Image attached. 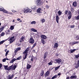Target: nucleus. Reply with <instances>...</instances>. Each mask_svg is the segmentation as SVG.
<instances>
[{
    "mask_svg": "<svg viewBox=\"0 0 79 79\" xmlns=\"http://www.w3.org/2000/svg\"><path fill=\"white\" fill-rule=\"evenodd\" d=\"M73 5L74 7H76L77 6V2L76 1H75L73 3Z\"/></svg>",
    "mask_w": 79,
    "mask_h": 79,
    "instance_id": "15",
    "label": "nucleus"
},
{
    "mask_svg": "<svg viewBox=\"0 0 79 79\" xmlns=\"http://www.w3.org/2000/svg\"><path fill=\"white\" fill-rule=\"evenodd\" d=\"M2 11L3 12H4V13H6V14H12V13L11 12H8L7 10H5V9H4L3 10H2Z\"/></svg>",
    "mask_w": 79,
    "mask_h": 79,
    "instance_id": "9",
    "label": "nucleus"
},
{
    "mask_svg": "<svg viewBox=\"0 0 79 79\" xmlns=\"http://www.w3.org/2000/svg\"><path fill=\"white\" fill-rule=\"evenodd\" d=\"M46 79H50V78L49 77H48Z\"/></svg>",
    "mask_w": 79,
    "mask_h": 79,
    "instance_id": "59",
    "label": "nucleus"
},
{
    "mask_svg": "<svg viewBox=\"0 0 79 79\" xmlns=\"http://www.w3.org/2000/svg\"><path fill=\"white\" fill-rule=\"evenodd\" d=\"M30 44H33L34 43V40L32 38H31L29 40Z\"/></svg>",
    "mask_w": 79,
    "mask_h": 79,
    "instance_id": "5",
    "label": "nucleus"
},
{
    "mask_svg": "<svg viewBox=\"0 0 79 79\" xmlns=\"http://www.w3.org/2000/svg\"><path fill=\"white\" fill-rule=\"evenodd\" d=\"M78 37H79V36H76V38H77Z\"/></svg>",
    "mask_w": 79,
    "mask_h": 79,
    "instance_id": "63",
    "label": "nucleus"
},
{
    "mask_svg": "<svg viewBox=\"0 0 79 79\" xmlns=\"http://www.w3.org/2000/svg\"><path fill=\"white\" fill-rule=\"evenodd\" d=\"M59 18H59V16L58 15H56V20L57 23H59Z\"/></svg>",
    "mask_w": 79,
    "mask_h": 79,
    "instance_id": "13",
    "label": "nucleus"
},
{
    "mask_svg": "<svg viewBox=\"0 0 79 79\" xmlns=\"http://www.w3.org/2000/svg\"><path fill=\"white\" fill-rule=\"evenodd\" d=\"M12 11V12H13V13H15L16 12H17L15 10H13Z\"/></svg>",
    "mask_w": 79,
    "mask_h": 79,
    "instance_id": "55",
    "label": "nucleus"
},
{
    "mask_svg": "<svg viewBox=\"0 0 79 79\" xmlns=\"http://www.w3.org/2000/svg\"><path fill=\"white\" fill-rule=\"evenodd\" d=\"M4 9V8H3V7H0V11H2V10Z\"/></svg>",
    "mask_w": 79,
    "mask_h": 79,
    "instance_id": "40",
    "label": "nucleus"
},
{
    "mask_svg": "<svg viewBox=\"0 0 79 79\" xmlns=\"http://www.w3.org/2000/svg\"><path fill=\"white\" fill-rule=\"evenodd\" d=\"M41 21H42V23H43L45 22V19H42L41 20Z\"/></svg>",
    "mask_w": 79,
    "mask_h": 79,
    "instance_id": "47",
    "label": "nucleus"
},
{
    "mask_svg": "<svg viewBox=\"0 0 79 79\" xmlns=\"http://www.w3.org/2000/svg\"><path fill=\"white\" fill-rule=\"evenodd\" d=\"M71 17H72V15H69V16L68 17V19H70L71 18Z\"/></svg>",
    "mask_w": 79,
    "mask_h": 79,
    "instance_id": "41",
    "label": "nucleus"
},
{
    "mask_svg": "<svg viewBox=\"0 0 79 79\" xmlns=\"http://www.w3.org/2000/svg\"><path fill=\"white\" fill-rule=\"evenodd\" d=\"M2 64H0V69L2 68Z\"/></svg>",
    "mask_w": 79,
    "mask_h": 79,
    "instance_id": "53",
    "label": "nucleus"
},
{
    "mask_svg": "<svg viewBox=\"0 0 79 79\" xmlns=\"http://www.w3.org/2000/svg\"><path fill=\"white\" fill-rule=\"evenodd\" d=\"M4 28H5V27H1L0 28V33H1L2 31L4 29Z\"/></svg>",
    "mask_w": 79,
    "mask_h": 79,
    "instance_id": "27",
    "label": "nucleus"
},
{
    "mask_svg": "<svg viewBox=\"0 0 79 79\" xmlns=\"http://www.w3.org/2000/svg\"><path fill=\"white\" fill-rule=\"evenodd\" d=\"M75 57L76 58H79V54H78L77 55H75Z\"/></svg>",
    "mask_w": 79,
    "mask_h": 79,
    "instance_id": "39",
    "label": "nucleus"
},
{
    "mask_svg": "<svg viewBox=\"0 0 79 79\" xmlns=\"http://www.w3.org/2000/svg\"><path fill=\"white\" fill-rule=\"evenodd\" d=\"M48 64L49 65H52V64H53V61L51 60L50 62Z\"/></svg>",
    "mask_w": 79,
    "mask_h": 79,
    "instance_id": "32",
    "label": "nucleus"
},
{
    "mask_svg": "<svg viewBox=\"0 0 79 79\" xmlns=\"http://www.w3.org/2000/svg\"><path fill=\"white\" fill-rule=\"evenodd\" d=\"M4 42H5V41L3 40V41H1L0 42V43H1V44H3Z\"/></svg>",
    "mask_w": 79,
    "mask_h": 79,
    "instance_id": "49",
    "label": "nucleus"
},
{
    "mask_svg": "<svg viewBox=\"0 0 79 79\" xmlns=\"http://www.w3.org/2000/svg\"><path fill=\"white\" fill-rule=\"evenodd\" d=\"M8 53H9V51H7L6 52V53L5 56H7V55H8Z\"/></svg>",
    "mask_w": 79,
    "mask_h": 79,
    "instance_id": "42",
    "label": "nucleus"
},
{
    "mask_svg": "<svg viewBox=\"0 0 79 79\" xmlns=\"http://www.w3.org/2000/svg\"><path fill=\"white\" fill-rule=\"evenodd\" d=\"M76 49H71L70 50L71 53H73V52H74V51H76Z\"/></svg>",
    "mask_w": 79,
    "mask_h": 79,
    "instance_id": "30",
    "label": "nucleus"
},
{
    "mask_svg": "<svg viewBox=\"0 0 79 79\" xmlns=\"http://www.w3.org/2000/svg\"><path fill=\"white\" fill-rule=\"evenodd\" d=\"M31 8L32 10H35V8H36V6H32Z\"/></svg>",
    "mask_w": 79,
    "mask_h": 79,
    "instance_id": "28",
    "label": "nucleus"
},
{
    "mask_svg": "<svg viewBox=\"0 0 79 79\" xmlns=\"http://www.w3.org/2000/svg\"><path fill=\"white\" fill-rule=\"evenodd\" d=\"M17 21H20V19H17Z\"/></svg>",
    "mask_w": 79,
    "mask_h": 79,
    "instance_id": "58",
    "label": "nucleus"
},
{
    "mask_svg": "<svg viewBox=\"0 0 79 79\" xmlns=\"http://www.w3.org/2000/svg\"><path fill=\"white\" fill-rule=\"evenodd\" d=\"M41 42L43 44H44L45 41L44 39H41Z\"/></svg>",
    "mask_w": 79,
    "mask_h": 79,
    "instance_id": "37",
    "label": "nucleus"
},
{
    "mask_svg": "<svg viewBox=\"0 0 79 79\" xmlns=\"http://www.w3.org/2000/svg\"><path fill=\"white\" fill-rule=\"evenodd\" d=\"M36 23V22L35 21H32L31 22V24H35Z\"/></svg>",
    "mask_w": 79,
    "mask_h": 79,
    "instance_id": "36",
    "label": "nucleus"
},
{
    "mask_svg": "<svg viewBox=\"0 0 79 79\" xmlns=\"http://www.w3.org/2000/svg\"><path fill=\"white\" fill-rule=\"evenodd\" d=\"M69 15H72V13H71V12L70 11H69L68 12Z\"/></svg>",
    "mask_w": 79,
    "mask_h": 79,
    "instance_id": "45",
    "label": "nucleus"
},
{
    "mask_svg": "<svg viewBox=\"0 0 79 79\" xmlns=\"http://www.w3.org/2000/svg\"><path fill=\"white\" fill-rule=\"evenodd\" d=\"M45 7L46 8H48V9L49 8V7L47 5H46Z\"/></svg>",
    "mask_w": 79,
    "mask_h": 79,
    "instance_id": "52",
    "label": "nucleus"
},
{
    "mask_svg": "<svg viewBox=\"0 0 79 79\" xmlns=\"http://www.w3.org/2000/svg\"><path fill=\"white\" fill-rule=\"evenodd\" d=\"M21 48H17L15 49V53H16L18 52V51H19V50H21Z\"/></svg>",
    "mask_w": 79,
    "mask_h": 79,
    "instance_id": "12",
    "label": "nucleus"
},
{
    "mask_svg": "<svg viewBox=\"0 0 79 79\" xmlns=\"http://www.w3.org/2000/svg\"><path fill=\"white\" fill-rule=\"evenodd\" d=\"M60 66H59L56 67L55 68V71H56V70H57V69H59V68H60Z\"/></svg>",
    "mask_w": 79,
    "mask_h": 79,
    "instance_id": "35",
    "label": "nucleus"
},
{
    "mask_svg": "<svg viewBox=\"0 0 79 79\" xmlns=\"http://www.w3.org/2000/svg\"><path fill=\"white\" fill-rule=\"evenodd\" d=\"M75 19H76L77 20H78L79 19V15H78L76 17Z\"/></svg>",
    "mask_w": 79,
    "mask_h": 79,
    "instance_id": "43",
    "label": "nucleus"
},
{
    "mask_svg": "<svg viewBox=\"0 0 79 79\" xmlns=\"http://www.w3.org/2000/svg\"><path fill=\"white\" fill-rule=\"evenodd\" d=\"M33 52L34 53H35V50H33Z\"/></svg>",
    "mask_w": 79,
    "mask_h": 79,
    "instance_id": "61",
    "label": "nucleus"
},
{
    "mask_svg": "<svg viewBox=\"0 0 79 79\" xmlns=\"http://www.w3.org/2000/svg\"><path fill=\"white\" fill-rule=\"evenodd\" d=\"M77 61V64H76V65L75 67V68L76 69L78 68V67H79V60H78Z\"/></svg>",
    "mask_w": 79,
    "mask_h": 79,
    "instance_id": "17",
    "label": "nucleus"
},
{
    "mask_svg": "<svg viewBox=\"0 0 79 79\" xmlns=\"http://www.w3.org/2000/svg\"><path fill=\"white\" fill-rule=\"evenodd\" d=\"M70 10L72 13H74V9L73 7H71Z\"/></svg>",
    "mask_w": 79,
    "mask_h": 79,
    "instance_id": "29",
    "label": "nucleus"
},
{
    "mask_svg": "<svg viewBox=\"0 0 79 79\" xmlns=\"http://www.w3.org/2000/svg\"><path fill=\"white\" fill-rule=\"evenodd\" d=\"M3 62H5L6 61V59H2Z\"/></svg>",
    "mask_w": 79,
    "mask_h": 79,
    "instance_id": "50",
    "label": "nucleus"
},
{
    "mask_svg": "<svg viewBox=\"0 0 79 79\" xmlns=\"http://www.w3.org/2000/svg\"><path fill=\"white\" fill-rule=\"evenodd\" d=\"M41 8H40L38 9L37 10V13H40L41 12Z\"/></svg>",
    "mask_w": 79,
    "mask_h": 79,
    "instance_id": "19",
    "label": "nucleus"
},
{
    "mask_svg": "<svg viewBox=\"0 0 79 79\" xmlns=\"http://www.w3.org/2000/svg\"><path fill=\"white\" fill-rule=\"evenodd\" d=\"M29 47L27 48L23 52V54L24 55H27V54H28V51H29Z\"/></svg>",
    "mask_w": 79,
    "mask_h": 79,
    "instance_id": "2",
    "label": "nucleus"
},
{
    "mask_svg": "<svg viewBox=\"0 0 79 79\" xmlns=\"http://www.w3.org/2000/svg\"><path fill=\"white\" fill-rule=\"evenodd\" d=\"M30 30L31 31H33V32H37V30L34 28H31Z\"/></svg>",
    "mask_w": 79,
    "mask_h": 79,
    "instance_id": "21",
    "label": "nucleus"
},
{
    "mask_svg": "<svg viewBox=\"0 0 79 79\" xmlns=\"http://www.w3.org/2000/svg\"><path fill=\"white\" fill-rule=\"evenodd\" d=\"M24 37H23V36H22L21 39H20V42H23V41H24Z\"/></svg>",
    "mask_w": 79,
    "mask_h": 79,
    "instance_id": "24",
    "label": "nucleus"
},
{
    "mask_svg": "<svg viewBox=\"0 0 79 79\" xmlns=\"http://www.w3.org/2000/svg\"><path fill=\"white\" fill-rule=\"evenodd\" d=\"M69 44L71 45H74V42H70Z\"/></svg>",
    "mask_w": 79,
    "mask_h": 79,
    "instance_id": "38",
    "label": "nucleus"
},
{
    "mask_svg": "<svg viewBox=\"0 0 79 79\" xmlns=\"http://www.w3.org/2000/svg\"><path fill=\"white\" fill-rule=\"evenodd\" d=\"M14 77V75L13 74L10 76V75L8 76L7 79H12Z\"/></svg>",
    "mask_w": 79,
    "mask_h": 79,
    "instance_id": "16",
    "label": "nucleus"
},
{
    "mask_svg": "<svg viewBox=\"0 0 79 79\" xmlns=\"http://www.w3.org/2000/svg\"><path fill=\"white\" fill-rule=\"evenodd\" d=\"M27 55H23V60H26V58H27Z\"/></svg>",
    "mask_w": 79,
    "mask_h": 79,
    "instance_id": "22",
    "label": "nucleus"
},
{
    "mask_svg": "<svg viewBox=\"0 0 79 79\" xmlns=\"http://www.w3.org/2000/svg\"><path fill=\"white\" fill-rule=\"evenodd\" d=\"M36 43H35L34 44L33 46L31 48V49H33V48H34L35 47V46L36 45Z\"/></svg>",
    "mask_w": 79,
    "mask_h": 79,
    "instance_id": "33",
    "label": "nucleus"
},
{
    "mask_svg": "<svg viewBox=\"0 0 79 79\" xmlns=\"http://www.w3.org/2000/svg\"><path fill=\"white\" fill-rule=\"evenodd\" d=\"M58 15L60 16H61V14H62V12H61L60 10L58 12Z\"/></svg>",
    "mask_w": 79,
    "mask_h": 79,
    "instance_id": "26",
    "label": "nucleus"
},
{
    "mask_svg": "<svg viewBox=\"0 0 79 79\" xmlns=\"http://www.w3.org/2000/svg\"><path fill=\"white\" fill-rule=\"evenodd\" d=\"M5 34H6V35L9 34L10 35V34H12V31H10V29H8L7 30H6L5 31Z\"/></svg>",
    "mask_w": 79,
    "mask_h": 79,
    "instance_id": "6",
    "label": "nucleus"
},
{
    "mask_svg": "<svg viewBox=\"0 0 79 79\" xmlns=\"http://www.w3.org/2000/svg\"><path fill=\"white\" fill-rule=\"evenodd\" d=\"M31 11H32V10L30 9H27L25 10L24 11V13H27L28 12H29V13H30V12H31Z\"/></svg>",
    "mask_w": 79,
    "mask_h": 79,
    "instance_id": "10",
    "label": "nucleus"
},
{
    "mask_svg": "<svg viewBox=\"0 0 79 79\" xmlns=\"http://www.w3.org/2000/svg\"><path fill=\"white\" fill-rule=\"evenodd\" d=\"M58 43H55L54 46V48H58Z\"/></svg>",
    "mask_w": 79,
    "mask_h": 79,
    "instance_id": "18",
    "label": "nucleus"
},
{
    "mask_svg": "<svg viewBox=\"0 0 79 79\" xmlns=\"http://www.w3.org/2000/svg\"><path fill=\"white\" fill-rule=\"evenodd\" d=\"M15 40V36H13L12 37H11L10 40L9 41H10V44H11V43H13V41Z\"/></svg>",
    "mask_w": 79,
    "mask_h": 79,
    "instance_id": "7",
    "label": "nucleus"
},
{
    "mask_svg": "<svg viewBox=\"0 0 79 79\" xmlns=\"http://www.w3.org/2000/svg\"><path fill=\"white\" fill-rule=\"evenodd\" d=\"M61 73H59L58 74V76H60L61 75Z\"/></svg>",
    "mask_w": 79,
    "mask_h": 79,
    "instance_id": "62",
    "label": "nucleus"
},
{
    "mask_svg": "<svg viewBox=\"0 0 79 79\" xmlns=\"http://www.w3.org/2000/svg\"><path fill=\"white\" fill-rule=\"evenodd\" d=\"M6 50H7V49H6L5 50V52H6Z\"/></svg>",
    "mask_w": 79,
    "mask_h": 79,
    "instance_id": "60",
    "label": "nucleus"
},
{
    "mask_svg": "<svg viewBox=\"0 0 79 79\" xmlns=\"http://www.w3.org/2000/svg\"><path fill=\"white\" fill-rule=\"evenodd\" d=\"M31 68V65L29 64H27V69H29V68Z\"/></svg>",
    "mask_w": 79,
    "mask_h": 79,
    "instance_id": "23",
    "label": "nucleus"
},
{
    "mask_svg": "<svg viewBox=\"0 0 79 79\" xmlns=\"http://www.w3.org/2000/svg\"><path fill=\"white\" fill-rule=\"evenodd\" d=\"M44 70H42L41 72V76H44Z\"/></svg>",
    "mask_w": 79,
    "mask_h": 79,
    "instance_id": "25",
    "label": "nucleus"
},
{
    "mask_svg": "<svg viewBox=\"0 0 79 79\" xmlns=\"http://www.w3.org/2000/svg\"><path fill=\"white\" fill-rule=\"evenodd\" d=\"M10 30H13V29H14V26L13 25L10 26Z\"/></svg>",
    "mask_w": 79,
    "mask_h": 79,
    "instance_id": "31",
    "label": "nucleus"
},
{
    "mask_svg": "<svg viewBox=\"0 0 79 79\" xmlns=\"http://www.w3.org/2000/svg\"><path fill=\"white\" fill-rule=\"evenodd\" d=\"M47 56H46L45 55H44V59H45V58H47Z\"/></svg>",
    "mask_w": 79,
    "mask_h": 79,
    "instance_id": "54",
    "label": "nucleus"
},
{
    "mask_svg": "<svg viewBox=\"0 0 79 79\" xmlns=\"http://www.w3.org/2000/svg\"><path fill=\"white\" fill-rule=\"evenodd\" d=\"M56 60L57 63H59V64H60V63H61V62L62 61V60L60 59H56Z\"/></svg>",
    "mask_w": 79,
    "mask_h": 79,
    "instance_id": "8",
    "label": "nucleus"
},
{
    "mask_svg": "<svg viewBox=\"0 0 79 79\" xmlns=\"http://www.w3.org/2000/svg\"><path fill=\"white\" fill-rule=\"evenodd\" d=\"M36 2L37 5L40 6L42 5V2L40 0H37Z\"/></svg>",
    "mask_w": 79,
    "mask_h": 79,
    "instance_id": "4",
    "label": "nucleus"
},
{
    "mask_svg": "<svg viewBox=\"0 0 79 79\" xmlns=\"http://www.w3.org/2000/svg\"><path fill=\"white\" fill-rule=\"evenodd\" d=\"M44 55H46V56H47V52H45V53H44Z\"/></svg>",
    "mask_w": 79,
    "mask_h": 79,
    "instance_id": "57",
    "label": "nucleus"
},
{
    "mask_svg": "<svg viewBox=\"0 0 79 79\" xmlns=\"http://www.w3.org/2000/svg\"><path fill=\"white\" fill-rule=\"evenodd\" d=\"M68 13V11L67 10H66L65 11V15H67Z\"/></svg>",
    "mask_w": 79,
    "mask_h": 79,
    "instance_id": "44",
    "label": "nucleus"
},
{
    "mask_svg": "<svg viewBox=\"0 0 79 79\" xmlns=\"http://www.w3.org/2000/svg\"><path fill=\"white\" fill-rule=\"evenodd\" d=\"M41 37L42 39H47V36L43 35H41Z\"/></svg>",
    "mask_w": 79,
    "mask_h": 79,
    "instance_id": "14",
    "label": "nucleus"
},
{
    "mask_svg": "<svg viewBox=\"0 0 79 79\" xmlns=\"http://www.w3.org/2000/svg\"><path fill=\"white\" fill-rule=\"evenodd\" d=\"M50 75V71H48L45 74V76L47 77V76H48Z\"/></svg>",
    "mask_w": 79,
    "mask_h": 79,
    "instance_id": "11",
    "label": "nucleus"
},
{
    "mask_svg": "<svg viewBox=\"0 0 79 79\" xmlns=\"http://www.w3.org/2000/svg\"><path fill=\"white\" fill-rule=\"evenodd\" d=\"M34 60V59L32 57L31 58V61H33V60Z\"/></svg>",
    "mask_w": 79,
    "mask_h": 79,
    "instance_id": "56",
    "label": "nucleus"
},
{
    "mask_svg": "<svg viewBox=\"0 0 79 79\" xmlns=\"http://www.w3.org/2000/svg\"><path fill=\"white\" fill-rule=\"evenodd\" d=\"M79 44V41H77L76 42H74V44Z\"/></svg>",
    "mask_w": 79,
    "mask_h": 79,
    "instance_id": "48",
    "label": "nucleus"
},
{
    "mask_svg": "<svg viewBox=\"0 0 79 79\" xmlns=\"http://www.w3.org/2000/svg\"><path fill=\"white\" fill-rule=\"evenodd\" d=\"M58 77V76L57 75H55L51 79H55V78H56Z\"/></svg>",
    "mask_w": 79,
    "mask_h": 79,
    "instance_id": "34",
    "label": "nucleus"
},
{
    "mask_svg": "<svg viewBox=\"0 0 79 79\" xmlns=\"http://www.w3.org/2000/svg\"><path fill=\"white\" fill-rule=\"evenodd\" d=\"M75 27L74 25H72L71 27V28H74Z\"/></svg>",
    "mask_w": 79,
    "mask_h": 79,
    "instance_id": "51",
    "label": "nucleus"
},
{
    "mask_svg": "<svg viewBox=\"0 0 79 79\" xmlns=\"http://www.w3.org/2000/svg\"><path fill=\"white\" fill-rule=\"evenodd\" d=\"M5 35V33L4 32H2L1 34V36H3Z\"/></svg>",
    "mask_w": 79,
    "mask_h": 79,
    "instance_id": "46",
    "label": "nucleus"
},
{
    "mask_svg": "<svg viewBox=\"0 0 79 79\" xmlns=\"http://www.w3.org/2000/svg\"><path fill=\"white\" fill-rule=\"evenodd\" d=\"M70 78V79H75V78H77V77L76 75L72 76H71Z\"/></svg>",
    "mask_w": 79,
    "mask_h": 79,
    "instance_id": "20",
    "label": "nucleus"
},
{
    "mask_svg": "<svg viewBox=\"0 0 79 79\" xmlns=\"http://www.w3.org/2000/svg\"><path fill=\"white\" fill-rule=\"evenodd\" d=\"M22 57L21 56H20L19 57L17 58L16 59L14 58L13 59H12L11 61H10V63H13L14 61H16V60H20V59H21Z\"/></svg>",
    "mask_w": 79,
    "mask_h": 79,
    "instance_id": "3",
    "label": "nucleus"
},
{
    "mask_svg": "<svg viewBox=\"0 0 79 79\" xmlns=\"http://www.w3.org/2000/svg\"><path fill=\"white\" fill-rule=\"evenodd\" d=\"M4 68L5 69V70H8V71H10V70H11V69H12V70H15L16 68V65H12L11 66H9L8 68V65H4Z\"/></svg>",
    "mask_w": 79,
    "mask_h": 79,
    "instance_id": "1",
    "label": "nucleus"
},
{
    "mask_svg": "<svg viewBox=\"0 0 79 79\" xmlns=\"http://www.w3.org/2000/svg\"><path fill=\"white\" fill-rule=\"evenodd\" d=\"M78 15H79V10H78Z\"/></svg>",
    "mask_w": 79,
    "mask_h": 79,
    "instance_id": "64",
    "label": "nucleus"
}]
</instances>
